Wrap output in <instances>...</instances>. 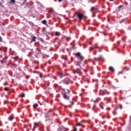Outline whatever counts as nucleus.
Segmentation results:
<instances>
[{"label":"nucleus","instance_id":"obj_39","mask_svg":"<svg viewBox=\"0 0 131 131\" xmlns=\"http://www.w3.org/2000/svg\"><path fill=\"white\" fill-rule=\"evenodd\" d=\"M76 78H77V76H75Z\"/></svg>","mask_w":131,"mask_h":131},{"label":"nucleus","instance_id":"obj_18","mask_svg":"<svg viewBox=\"0 0 131 131\" xmlns=\"http://www.w3.org/2000/svg\"><path fill=\"white\" fill-rule=\"evenodd\" d=\"M42 24H47V20H44L42 21Z\"/></svg>","mask_w":131,"mask_h":131},{"label":"nucleus","instance_id":"obj_23","mask_svg":"<svg viewBox=\"0 0 131 131\" xmlns=\"http://www.w3.org/2000/svg\"><path fill=\"white\" fill-rule=\"evenodd\" d=\"M55 35L56 36H59L60 35V33H55Z\"/></svg>","mask_w":131,"mask_h":131},{"label":"nucleus","instance_id":"obj_37","mask_svg":"<svg viewBox=\"0 0 131 131\" xmlns=\"http://www.w3.org/2000/svg\"><path fill=\"white\" fill-rule=\"evenodd\" d=\"M91 49H92V50H94L95 48H91Z\"/></svg>","mask_w":131,"mask_h":131},{"label":"nucleus","instance_id":"obj_21","mask_svg":"<svg viewBox=\"0 0 131 131\" xmlns=\"http://www.w3.org/2000/svg\"><path fill=\"white\" fill-rule=\"evenodd\" d=\"M113 115H116V114H117V113L115 112H113Z\"/></svg>","mask_w":131,"mask_h":131},{"label":"nucleus","instance_id":"obj_34","mask_svg":"<svg viewBox=\"0 0 131 131\" xmlns=\"http://www.w3.org/2000/svg\"><path fill=\"white\" fill-rule=\"evenodd\" d=\"M123 72V71H122V72H120L119 73H121V74H122Z\"/></svg>","mask_w":131,"mask_h":131},{"label":"nucleus","instance_id":"obj_29","mask_svg":"<svg viewBox=\"0 0 131 131\" xmlns=\"http://www.w3.org/2000/svg\"><path fill=\"white\" fill-rule=\"evenodd\" d=\"M63 0H58V2H59V3H61V2H62Z\"/></svg>","mask_w":131,"mask_h":131},{"label":"nucleus","instance_id":"obj_4","mask_svg":"<svg viewBox=\"0 0 131 131\" xmlns=\"http://www.w3.org/2000/svg\"><path fill=\"white\" fill-rule=\"evenodd\" d=\"M77 16L79 20H81L83 18V14L79 13H77Z\"/></svg>","mask_w":131,"mask_h":131},{"label":"nucleus","instance_id":"obj_16","mask_svg":"<svg viewBox=\"0 0 131 131\" xmlns=\"http://www.w3.org/2000/svg\"><path fill=\"white\" fill-rule=\"evenodd\" d=\"M18 58H19V56H17L13 57V59H14V60H17Z\"/></svg>","mask_w":131,"mask_h":131},{"label":"nucleus","instance_id":"obj_32","mask_svg":"<svg viewBox=\"0 0 131 131\" xmlns=\"http://www.w3.org/2000/svg\"><path fill=\"white\" fill-rule=\"evenodd\" d=\"M121 7H123V6H122V5L119 6V8H121Z\"/></svg>","mask_w":131,"mask_h":131},{"label":"nucleus","instance_id":"obj_5","mask_svg":"<svg viewBox=\"0 0 131 131\" xmlns=\"http://www.w3.org/2000/svg\"><path fill=\"white\" fill-rule=\"evenodd\" d=\"M91 11L92 12L93 14H96V13L98 12V8L92 7Z\"/></svg>","mask_w":131,"mask_h":131},{"label":"nucleus","instance_id":"obj_22","mask_svg":"<svg viewBox=\"0 0 131 131\" xmlns=\"http://www.w3.org/2000/svg\"><path fill=\"white\" fill-rule=\"evenodd\" d=\"M94 103H97V102H99V101L98 100H94Z\"/></svg>","mask_w":131,"mask_h":131},{"label":"nucleus","instance_id":"obj_6","mask_svg":"<svg viewBox=\"0 0 131 131\" xmlns=\"http://www.w3.org/2000/svg\"><path fill=\"white\" fill-rule=\"evenodd\" d=\"M62 97L66 100H69V99H70L69 96L67 95L66 93H62Z\"/></svg>","mask_w":131,"mask_h":131},{"label":"nucleus","instance_id":"obj_28","mask_svg":"<svg viewBox=\"0 0 131 131\" xmlns=\"http://www.w3.org/2000/svg\"><path fill=\"white\" fill-rule=\"evenodd\" d=\"M39 77H40V78H41V77H42L41 74H39Z\"/></svg>","mask_w":131,"mask_h":131},{"label":"nucleus","instance_id":"obj_24","mask_svg":"<svg viewBox=\"0 0 131 131\" xmlns=\"http://www.w3.org/2000/svg\"><path fill=\"white\" fill-rule=\"evenodd\" d=\"M11 3L13 4L15 3V0H11Z\"/></svg>","mask_w":131,"mask_h":131},{"label":"nucleus","instance_id":"obj_31","mask_svg":"<svg viewBox=\"0 0 131 131\" xmlns=\"http://www.w3.org/2000/svg\"><path fill=\"white\" fill-rule=\"evenodd\" d=\"M71 104H72V105H74V102H71Z\"/></svg>","mask_w":131,"mask_h":131},{"label":"nucleus","instance_id":"obj_2","mask_svg":"<svg viewBox=\"0 0 131 131\" xmlns=\"http://www.w3.org/2000/svg\"><path fill=\"white\" fill-rule=\"evenodd\" d=\"M74 74H78L80 75L81 74V67L77 68L76 70L73 71Z\"/></svg>","mask_w":131,"mask_h":131},{"label":"nucleus","instance_id":"obj_26","mask_svg":"<svg viewBox=\"0 0 131 131\" xmlns=\"http://www.w3.org/2000/svg\"><path fill=\"white\" fill-rule=\"evenodd\" d=\"M100 107L101 109H102V110L104 109V107H103V106L100 105Z\"/></svg>","mask_w":131,"mask_h":131},{"label":"nucleus","instance_id":"obj_1","mask_svg":"<svg viewBox=\"0 0 131 131\" xmlns=\"http://www.w3.org/2000/svg\"><path fill=\"white\" fill-rule=\"evenodd\" d=\"M74 55L75 57H76V58H77L78 60H79L76 62V66H79V68L81 67H80V64H81V62L83 61L84 57H83V56H82V55H81V53H80V52H77L76 53H74Z\"/></svg>","mask_w":131,"mask_h":131},{"label":"nucleus","instance_id":"obj_19","mask_svg":"<svg viewBox=\"0 0 131 131\" xmlns=\"http://www.w3.org/2000/svg\"><path fill=\"white\" fill-rule=\"evenodd\" d=\"M8 119H9L10 121H12V120H13V117H12V116H10Z\"/></svg>","mask_w":131,"mask_h":131},{"label":"nucleus","instance_id":"obj_11","mask_svg":"<svg viewBox=\"0 0 131 131\" xmlns=\"http://www.w3.org/2000/svg\"><path fill=\"white\" fill-rule=\"evenodd\" d=\"M102 59V56H100L98 58H95V61H99V60H101Z\"/></svg>","mask_w":131,"mask_h":131},{"label":"nucleus","instance_id":"obj_45","mask_svg":"<svg viewBox=\"0 0 131 131\" xmlns=\"http://www.w3.org/2000/svg\"><path fill=\"white\" fill-rule=\"evenodd\" d=\"M55 33H58V32H56Z\"/></svg>","mask_w":131,"mask_h":131},{"label":"nucleus","instance_id":"obj_44","mask_svg":"<svg viewBox=\"0 0 131 131\" xmlns=\"http://www.w3.org/2000/svg\"><path fill=\"white\" fill-rule=\"evenodd\" d=\"M96 54H97L96 53L95 54H94V55H96Z\"/></svg>","mask_w":131,"mask_h":131},{"label":"nucleus","instance_id":"obj_10","mask_svg":"<svg viewBox=\"0 0 131 131\" xmlns=\"http://www.w3.org/2000/svg\"><path fill=\"white\" fill-rule=\"evenodd\" d=\"M108 70L110 71H112V72H114L115 71L114 68L113 67H110Z\"/></svg>","mask_w":131,"mask_h":131},{"label":"nucleus","instance_id":"obj_33","mask_svg":"<svg viewBox=\"0 0 131 131\" xmlns=\"http://www.w3.org/2000/svg\"><path fill=\"white\" fill-rule=\"evenodd\" d=\"M13 65H14V66H15V67H17V64H13Z\"/></svg>","mask_w":131,"mask_h":131},{"label":"nucleus","instance_id":"obj_12","mask_svg":"<svg viewBox=\"0 0 131 131\" xmlns=\"http://www.w3.org/2000/svg\"><path fill=\"white\" fill-rule=\"evenodd\" d=\"M33 108H37L38 107V104L37 103H35L33 105Z\"/></svg>","mask_w":131,"mask_h":131},{"label":"nucleus","instance_id":"obj_15","mask_svg":"<svg viewBox=\"0 0 131 131\" xmlns=\"http://www.w3.org/2000/svg\"><path fill=\"white\" fill-rule=\"evenodd\" d=\"M20 97H21V98H24V97H25V93H22L20 94Z\"/></svg>","mask_w":131,"mask_h":131},{"label":"nucleus","instance_id":"obj_43","mask_svg":"<svg viewBox=\"0 0 131 131\" xmlns=\"http://www.w3.org/2000/svg\"><path fill=\"white\" fill-rule=\"evenodd\" d=\"M95 47L97 48H98V47H97V46H95Z\"/></svg>","mask_w":131,"mask_h":131},{"label":"nucleus","instance_id":"obj_27","mask_svg":"<svg viewBox=\"0 0 131 131\" xmlns=\"http://www.w3.org/2000/svg\"><path fill=\"white\" fill-rule=\"evenodd\" d=\"M3 41V38H2V37H0V42H2Z\"/></svg>","mask_w":131,"mask_h":131},{"label":"nucleus","instance_id":"obj_30","mask_svg":"<svg viewBox=\"0 0 131 131\" xmlns=\"http://www.w3.org/2000/svg\"><path fill=\"white\" fill-rule=\"evenodd\" d=\"M71 60L72 61H73V57H71Z\"/></svg>","mask_w":131,"mask_h":131},{"label":"nucleus","instance_id":"obj_35","mask_svg":"<svg viewBox=\"0 0 131 131\" xmlns=\"http://www.w3.org/2000/svg\"><path fill=\"white\" fill-rule=\"evenodd\" d=\"M50 35H51V36H53V34L50 33Z\"/></svg>","mask_w":131,"mask_h":131},{"label":"nucleus","instance_id":"obj_14","mask_svg":"<svg viewBox=\"0 0 131 131\" xmlns=\"http://www.w3.org/2000/svg\"><path fill=\"white\" fill-rule=\"evenodd\" d=\"M9 90V88L7 87L4 88V91H5V92H8Z\"/></svg>","mask_w":131,"mask_h":131},{"label":"nucleus","instance_id":"obj_8","mask_svg":"<svg viewBox=\"0 0 131 131\" xmlns=\"http://www.w3.org/2000/svg\"><path fill=\"white\" fill-rule=\"evenodd\" d=\"M77 126H81L83 127V125H82V122H78L76 124Z\"/></svg>","mask_w":131,"mask_h":131},{"label":"nucleus","instance_id":"obj_25","mask_svg":"<svg viewBox=\"0 0 131 131\" xmlns=\"http://www.w3.org/2000/svg\"><path fill=\"white\" fill-rule=\"evenodd\" d=\"M95 108H96V104H94L93 105V108H92V110H94V109H95Z\"/></svg>","mask_w":131,"mask_h":131},{"label":"nucleus","instance_id":"obj_17","mask_svg":"<svg viewBox=\"0 0 131 131\" xmlns=\"http://www.w3.org/2000/svg\"><path fill=\"white\" fill-rule=\"evenodd\" d=\"M58 75H59L60 78H62V77H63V74H61V73H59V74H58Z\"/></svg>","mask_w":131,"mask_h":131},{"label":"nucleus","instance_id":"obj_3","mask_svg":"<svg viewBox=\"0 0 131 131\" xmlns=\"http://www.w3.org/2000/svg\"><path fill=\"white\" fill-rule=\"evenodd\" d=\"M70 82H71V80H70V79H69V78H66L64 79V84H69V83H70Z\"/></svg>","mask_w":131,"mask_h":131},{"label":"nucleus","instance_id":"obj_41","mask_svg":"<svg viewBox=\"0 0 131 131\" xmlns=\"http://www.w3.org/2000/svg\"><path fill=\"white\" fill-rule=\"evenodd\" d=\"M1 63H3V61L2 60H1Z\"/></svg>","mask_w":131,"mask_h":131},{"label":"nucleus","instance_id":"obj_36","mask_svg":"<svg viewBox=\"0 0 131 131\" xmlns=\"http://www.w3.org/2000/svg\"><path fill=\"white\" fill-rule=\"evenodd\" d=\"M130 122H131V116H130Z\"/></svg>","mask_w":131,"mask_h":131},{"label":"nucleus","instance_id":"obj_40","mask_svg":"<svg viewBox=\"0 0 131 131\" xmlns=\"http://www.w3.org/2000/svg\"><path fill=\"white\" fill-rule=\"evenodd\" d=\"M11 50H12V49L10 48V51H11Z\"/></svg>","mask_w":131,"mask_h":131},{"label":"nucleus","instance_id":"obj_20","mask_svg":"<svg viewBox=\"0 0 131 131\" xmlns=\"http://www.w3.org/2000/svg\"><path fill=\"white\" fill-rule=\"evenodd\" d=\"M73 130L74 131H77V128H76V127H75L74 126H73Z\"/></svg>","mask_w":131,"mask_h":131},{"label":"nucleus","instance_id":"obj_38","mask_svg":"<svg viewBox=\"0 0 131 131\" xmlns=\"http://www.w3.org/2000/svg\"><path fill=\"white\" fill-rule=\"evenodd\" d=\"M111 2H113L114 0H110Z\"/></svg>","mask_w":131,"mask_h":131},{"label":"nucleus","instance_id":"obj_42","mask_svg":"<svg viewBox=\"0 0 131 131\" xmlns=\"http://www.w3.org/2000/svg\"><path fill=\"white\" fill-rule=\"evenodd\" d=\"M104 35L105 36V35H106V34L104 33Z\"/></svg>","mask_w":131,"mask_h":131},{"label":"nucleus","instance_id":"obj_13","mask_svg":"<svg viewBox=\"0 0 131 131\" xmlns=\"http://www.w3.org/2000/svg\"><path fill=\"white\" fill-rule=\"evenodd\" d=\"M36 37L35 36H33L32 41H36Z\"/></svg>","mask_w":131,"mask_h":131},{"label":"nucleus","instance_id":"obj_9","mask_svg":"<svg viewBox=\"0 0 131 131\" xmlns=\"http://www.w3.org/2000/svg\"><path fill=\"white\" fill-rule=\"evenodd\" d=\"M82 79L85 82L87 81L88 83H89V82H90V80H89V79H88V78H86L85 77H83Z\"/></svg>","mask_w":131,"mask_h":131},{"label":"nucleus","instance_id":"obj_7","mask_svg":"<svg viewBox=\"0 0 131 131\" xmlns=\"http://www.w3.org/2000/svg\"><path fill=\"white\" fill-rule=\"evenodd\" d=\"M38 127H39V124H38V123L36 122H34V128H38Z\"/></svg>","mask_w":131,"mask_h":131}]
</instances>
